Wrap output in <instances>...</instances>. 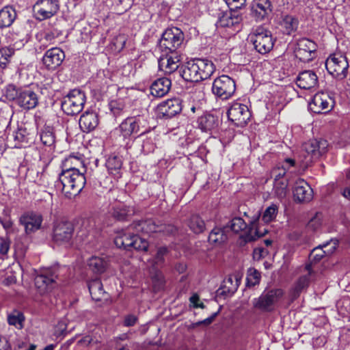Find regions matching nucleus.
Segmentation results:
<instances>
[{
  "instance_id": "1",
  "label": "nucleus",
  "mask_w": 350,
  "mask_h": 350,
  "mask_svg": "<svg viewBox=\"0 0 350 350\" xmlns=\"http://www.w3.org/2000/svg\"><path fill=\"white\" fill-rule=\"evenodd\" d=\"M59 180L62 185V193L68 198L79 194L85 184L84 172L75 167L64 169L59 175Z\"/></svg>"
},
{
  "instance_id": "2",
  "label": "nucleus",
  "mask_w": 350,
  "mask_h": 350,
  "mask_svg": "<svg viewBox=\"0 0 350 350\" xmlns=\"http://www.w3.org/2000/svg\"><path fill=\"white\" fill-rule=\"evenodd\" d=\"M214 70L215 66L212 62L197 59L186 64L182 71V77L187 81L199 82L208 79Z\"/></svg>"
},
{
  "instance_id": "3",
  "label": "nucleus",
  "mask_w": 350,
  "mask_h": 350,
  "mask_svg": "<svg viewBox=\"0 0 350 350\" xmlns=\"http://www.w3.org/2000/svg\"><path fill=\"white\" fill-rule=\"evenodd\" d=\"M327 142L324 140L311 139L302 145V156H299L301 167H307L314 159H318L325 152Z\"/></svg>"
},
{
  "instance_id": "4",
  "label": "nucleus",
  "mask_w": 350,
  "mask_h": 350,
  "mask_svg": "<svg viewBox=\"0 0 350 350\" xmlns=\"http://www.w3.org/2000/svg\"><path fill=\"white\" fill-rule=\"evenodd\" d=\"M85 103V94L80 90L74 89L64 97L62 109L67 115L75 116L82 111Z\"/></svg>"
},
{
  "instance_id": "5",
  "label": "nucleus",
  "mask_w": 350,
  "mask_h": 350,
  "mask_svg": "<svg viewBox=\"0 0 350 350\" xmlns=\"http://www.w3.org/2000/svg\"><path fill=\"white\" fill-rule=\"evenodd\" d=\"M183 40V31L177 27H172L163 32L159 42V47L163 53L177 52Z\"/></svg>"
},
{
  "instance_id": "6",
  "label": "nucleus",
  "mask_w": 350,
  "mask_h": 350,
  "mask_svg": "<svg viewBox=\"0 0 350 350\" xmlns=\"http://www.w3.org/2000/svg\"><path fill=\"white\" fill-rule=\"evenodd\" d=\"M284 296V291L281 288L268 291L261 295L253 301L255 308L263 312H269L273 310L276 304Z\"/></svg>"
},
{
  "instance_id": "7",
  "label": "nucleus",
  "mask_w": 350,
  "mask_h": 350,
  "mask_svg": "<svg viewBox=\"0 0 350 350\" xmlns=\"http://www.w3.org/2000/svg\"><path fill=\"white\" fill-rule=\"evenodd\" d=\"M325 66L330 75L338 79H343L347 75L349 67L345 56L340 54L330 55L325 62Z\"/></svg>"
},
{
  "instance_id": "8",
  "label": "nucleus",
  "mask_w": 350,
  "mask_h": 350,
  "mask_svg": "<svg viewBox=\"0 0 350 350\" xmlns=\"http://www.w3.org/2000/svg\"><path fill=\"white\" fill-rule=\"evenodd\" d=\"M235 90V81L227 75H221L216 78L213 83V93L222 100L230 98Z\"/></svg>"
},
{
  "instance_id": "9",
  "label": "nucleus",
  "mask_w": 350,
  "mask_h": 350,
  "mask_svg": "<svg viewBox=\"0 0 350 350\" xmlns=\"http://www.w3.org/2000/svg\"><path fill=\"white\" fill-rule=\"evenodd\" d=\"M256 50L262 54L269 52L273 46V40L269 31L263 27H258L251 36Z\"/></svg>"
},
{
  "instance_id": "10",
  "label": "nucleus",
  "mask_w": 350,
  "mask_h": 350,
  "mask_svg": "<svg viewBox=\"0 0 350 350\" xmlns=\"http://www.w3.org/2000/svg\"><path fill=\"white\" fill-rule=\"evenodd\" d=\"M317 47V44L312 40L305 38H301L297 42L295 57L301 62H308L314 58Z\"/></svg>"
},
{
  "instance_id": "11",
  "label": "nucleus",
  "mask_w": 350,
  "mask_h": 350,
  "mask_svg": "<svg viewBox=\"0 0 350 350\" xmlns=\"http://www.w3.org/2000/svg\"><path fill=\"white\" fill-rule=\"evenodd\" d=\"M228 119L238 126L245 125L250 118L248 107L239 103H234L228 111Z\"/></svg>"
},
{
  "instance_id": "12",
  "label": "nucleus",
  "mask_w": 350,
  "mask_h": 350,
  "mask_svg": "<svg viewBox=\"0 0 350 350\" xmlns=\"http://www.w3.org/2000/svg\"><path fill=\"white\" fill-rule=\"evenodd\" d=\"M64 58V52L60 48L53 47L44 53L42 64L48 70H54L62 64Z\"/></svg>"
},
{
  "instance_id": "13",
  "label": "nucleus",
  "mask_w": 350,
  "mask_h": 350,
  "mask_svg": "<svg viewBox=\"0 0 350 350\" xmlns=\"http://www.w3.org/2000/svg\"><path fill=\"white\" fill-rule=\"evenodd\" d=\"M74 226L68 221H60L55 224L53 228V240L59 244L68 243L73 235Z\"/></svg>"
},
{
  "instance_id": "14",
  "label": "nucleus",
  "mask_w": 350,
  "mask_h": 350,
  "mask_svg": "<svg viewBox=\"0 0 350 350\" xmlns=\"http://www.w3.org/2000/svg\"><path fill=\"white\" fill-rule=\"evenodd\" d=\"M334 105L332 98L327 93L321 92L317 93L312 100L310 103L309 106L310 109L317 113H321L323 111H330Z\"/></svg>"
},
{
  "instance_id": "15",
  "label": "nucleus",
  "mask_w": 350,
  "mask_h": 350,
  "mask_svg": "<svg viewBox=\"0 0 350 350\" xmlns=\"http://www.w3.org/2000/svg\"><path fill=\"white\" fill-rule=\"evenodd\" d=\"M56 275L53 273H41L35 277V286L40 295L50 293L55 287Z\"/></svg>"
},
{
  "instance_id": "16",
  "label": "nucleus",
  "mask_w": 350,
  "mask_h": 350,
  "mask_svg": "<svg viewBox=\"0 0 350 350\" xmlns=\"http://www.w3.org/2000/svg\"><path fill=\"white\" fill-rule=\"evenodd\" d=\"M182 110V103L179 98L168 99L157 106L158 112L163 117L172 118Z\"/></svg>"
},
{
  "instance_id": "17",
  "label": "nucleus",
  "mask_w": 350,
  "mask_h": 350,
  "mask_svg": "<svg viewBox=\"0 0 350 350\" xmlns=\"http://www.w3.org/2000/svg\"><path fill=\"white\" fill-rule=\"evenodd\" d=\"M159 60V69L166 74H171L179 66L180 58L177 52L165 53Z\"/></svg>"
},
{
  "instance_id": "18",
  "label": "nucleus",
  "mask_w": 350,
  "mask_h": 350,
  "mask_svg": "<svg viewBox=\"0 0 350 350\" xmlns=\"http://www.w3.org/2000/svg\"><path fill=\"white\" fill-rule=\"evenodd\" d=\"M293 195L295 200L298 202H309L312 199L313 191L304 180L299 179L295 182Z\"/></svg>"
},
{
  "instance_id": "19",
  "label": "nucleus",
  "mask_w": 350,
  "mask_h": 350,
  "mask_svg": "<svg viewBox=\"0 0 350 350\" xmlns=\"http://www.w3.org/2000/svg\"><path fill=\"white\" fill-rule=\"evenodd\" d=\"M42 222V216L34 213H25L20 218V223L25 227L27 234H31L40 229Z\"/></svg>"
},
{
  "instance_id": "20",
  "label": "nucleus",
  "mask_w": 350,
  "mask_h": 350,
  "mask_svg": "<svg viewBox=\"0 0 350 350\" xmlns=\"http://www.w3.org/2000/svg\"><path fill=\"white\" fill-rule=\"evenodd\" d=\"M35 8L40 19H45L53 16L59 7L56 1L40 0L38 1Z\"/></svg>"
},
{
  "instance_id": "21",
  "label": "nucleus",
  "mask_w": 350,
  "mask_h": 350,
  "mask_svg": "<svg viewBox=\"0 0 350 350\" xmlns=\"http://www.w3.org/2000/svg\"><path fill=\"white\" fill-rule=\"evenodd\" d=\"M16 103L23 109L29 110L38 105V97L34 92L26 90L19 93L16 98Z\"/></svg>"
},
{
  "instance_id": "22",
  "label": "nucleus",
  "mask_w": 350,
  "mask_h": 350,
  "mask_svg": "<svg viewBox=\"0 0 350 350\" xmlns=\"http://www.w3.org/2000/svg\"><path fill=\"white\" fill-rule=\"evenodd\" d=\"M296 83L301 89L311 90L318 85V77L312 70H304L299 74Z\"/></svg>"
},
{
  "instance_id": "23",
  "label": "nucleus",
  "mask_w": 350,
  "mask_h": 350,
  "mask_svg": "<svg viewBox=\"0 0 350 350\" xmlns=\"http://www.w3.org/2000/svg\"><path fill=\"white\" fill-rule=\"evenodd\" d=\"M268 230L263 225L259 224V217L250 224L247 230H246L243 239L245 242H250L256 239L265 235Z\"/></svg>"
},
{
  "instance_id": "24",
  "label": "nucleus",
  "mask_w": 350,
  "mask_h": 350,
  "mask_svg": "<svg viewBox=\"0 0 350 350\" xmlns=\"http://www.w3.org/2000/svg\"><path fill=\"white\" fill-rule=\"evenodd\" d=\"M141 122L139 119L135 118H128L124 120L120 125V129L124 137H129L133 133H138L140 135L147 132V130H143L140 127Z\"/></svg>"
},
{
  "instance_id": "25",
  "label": "nucleus",
  "mask_w": 350,
  "mask_h": 350,
  "mask_svg": "<svg viewBox=\"0 0 350 350\" xmlns=\"http://www.w3.org/2000/svg\"><path fill=\"white\" fill-rule=\"evenodd\" d=\"M79 124L80 129L84 133L94 130L98 124L97 113L93 111L84 112L80 117Z\"/></svg>"
},
{
  "instance_id": "26",
  "label": "nucleus",
  "mask_w": 350,
  "mask_h": 350,
  "mask_svg": "<svg viewBox=\"0 0 350 350\" xmlns=\"http://www.w3.org/2000/svg\"><path fill=\"white\" fill-rule=\"evenodd\" d=\"M307 273L301 276L292 289L291 293L293 299L297 298L301 292L308 286L310 282V278L312 275V264H308L305 267Z\"/></svg>"
},
{
  "instance_id": "27",
  "label": "nucleus",
  "mask_w": 350,
  "mask_h": 350,
  "mask_svg": "<svg viewBox=\"0 0 350 350\" xmlns=\"http://www.w3.org/2000/svg\"><path fill=\"white\" fill-rule=\"evenodd\" d=\"M171 81L165 77L154 81L150 86V93L154 97H162L170 90Z\"/></svg>"
},
{
  "instance_id": "28",
  "label": "nucleus",
  "mask_w": 350,
  "mask_h": 350,
  "mask_svg": "<svg viewBox=\"0 0 350 350\" xmlns=\"http://www.w3.org/2000/svg\"><path fill=\"white\" fill-rule=\"evenodd\" d=\"M239 284L240 278L237 275H230L224 280L219 290V293L225 296H230L237 291Z\"/></svg>"
},
{
  "instance_id": "29",
  "label": "nucleus",
  "mask_w": 350,
  "mask_h": 350,
  "mask_svg": "<svg viewBox=\"0 0 350 350\" xmlns=\"http://www.w3.org/2000/svg\"><path fill=\"white\" fill-rule=\"evenodd\" d=\"M92 298L96 301H100L107 299V294L104 291L103 284L100 280H94L88 284Z\"/></svg>"
},
{
  "instance_id": "30",
  "label": "nucleus",
  "mask_w": 350,
  "mask_h": 350,
  "mask_svg": "<svg viewBox=\"0 0 350 350\" xmlns=\"http://www.w3.org/2000/svg\"><path fill=\"white\" fill-rule=\"evenodd\" d=\"M159 224H156L152 219L135 221L131 228L137 232L152 233L157 232Z\"/></svg>"
},
{
  "instance_id": "31",
  "label": "nucleus",
  "mask_w": 350,
  "mask_h": 350,
  "mask_svg": "<svg viewBox=\"0 0 350 350\" xmlns=\"http://www.w3.org/2000/svg\"><path fill=\"white\" fill-rule=\"evenodd\" d=\"M88 265L94 273H102L108 267V261L104 257L92 256L88 260Z\"/></svg>"
},
{
  "instance_id": "32",
  "label": "nucleus",
  "mask_w": 350,
  "mask_h": 350,
  "mask_svg": "<svg viewBox=\"0 0 350 350\" xmlns=\"http://www.w3.org/2000/svg\"><path fill=\"white\" fill-rule=\"evenodd\" d=\"M16 16L15 10L12 7H5L0 10V27H10Z\"/></svg>"
},
{
  "instance_id": "33",
  "label": "nucleus",
  "mask_w": 350,
  "mask_h": 350,
  "mask_svg": "<svg viewBox=\"0 0 350 350\" xmlns=\"http://www.w3.org/2000/svg\"><path fill=\"white\" fill-rule=\"evenodd\" d=\"M135 236V234L131 233L121 232L116 237L114 243L119 248L131 250L133 244Z\"/></svg>"
},
{
  "instance_id": "34",
  "label": "nucleus",
  "mask_w": 350,
  "mask_h": 350,
  "mask_svg": "<svg viewBox=\"0 0 350 350\" xmlns=\"http://www.w3.org/2000/svg\"><path fill=\"white\" fill-rule=\"evenodd\" d=\"M199 127L203 131L213 129L217 125V119L211 114H204L198 119Z\"/></svg>"
},
{
  "instance_id": "35",
  "label": "nucleus",
  "mask_w": 350,
  "mask_h": 350,
  "mask_svg": "<svg viewBox=\"0 0 350 350\" xmlns=\"http://www.w3.org/2000/svg\"><path fill=\"white\" fill-rule=\"evenodd\" d=\"M134 214V210L131 207L120 206L113 208V217L119 221L128 219Z\"/></svg>"
},
{
  "instance_id": "36",
  "label": "nucleus",
  "mask_w": 350,
  "mask_h": 350,
  "mask_svg": "<svg viewBox=\"0 0 350 350\" xmlns=\"http://www.w3.org/2000/svg\"><path fill=\"white\" fill-rule=\"evenodd\" d=\"M288 180L282 179L280 181L274 182L273 193L280 200L285 198L288 193Z\"/></svg>"
},
{
  "instance_id": "37",
  "label": "nucleus",
  "mask_w": 350,
  "mask_h": 350,
  "mask_svg": "<svg viewBox=\"0 0 350 350\" xmlns=\"http://www.w3.org/2000/svg\"><path fill=\"white\" fill-rule=\"evenodd\" d=\"M188 226L196 234L202 233L206 228L204 221L198 215H193L190 217Z\"/></svg>"
},
{
  "instance_id": "38",
  "label": "nucleus",
  "mask_w": 350,
  "mask_h": 350,
  "mask_svg": "<svg viewBox=\"0 0 350 350\" xmlns=\"http://www.w3.org/2000/svg\"><path fill=\"white\" fill-rule=\"evenodd\" d=\"M226 230H231L234 233H239L248 229L247 224L241 217H234L225 226Z\"/></svg>"
},
{
  "instance_id": "39",
  "label": "nucleus",
  "mask_w": 350,
  "mask_h": 350,
  "mask_svg": "<svg viewBox=\"0 0 350 350\" xmlns=\"http://www.w3.org/2000/svg\"><path fill=\"white\" fill-rule=\"evenodd\" d=\"M226 229L215 228L211 232L208 236V241L212 243L220 244L227 240V235L226 234Z\"/></svg>"
},
{
  "instance_id": "40",
  "label": "nucleus",
  "mask_w": 350,
  "mask_h": 350,
  "mask_svg": "<svg viewBox=\"0 0 350 350\" xmlns=\"http://www.w3.org/2000/svg\"><path fill=\"white\" fill-rule=\"evenodd\" d=\"M40 140L47 146H52L55 144V136L51 128L46 127L41 132Z\"/></svg>"
},
{
  "instance_id": "41",
  "label": "nucleus",
  "mask_w": 350,
  "mask_h": 350,
  "mask_svg": "<svg viewBox=\"0 0 350 350\" xmlns=\"http://www.w3.org/2000/svg\"><path fill=\"white\" fill-rule=\"evenodd\" d=\"M122 160L117 156L109 157L107 161L106 166L111 174H116L122 167Z\"/></svg>"
},
{
  "instance_id": "42",
  "label": "nucleus",
  "mask_w": 350,
  "mask_h": 350,
  "mask_svg": "<svg viewBox=\"0 0 350 350\" xmlns=\"http://www.w3.org/2000/svg\"><path fill=\"white\" fill-rule=\"evenodd\" d=\"M153 288L155 291H160L164 286L165 280L162 273L159 270L151 272Z\"/></svg>"
},
{
  "instance_id": "43",
  "label": "nucleus",
  "mask_w": 350,
  "mask_h": 350,
  "mask_svg": "<svg viewBox=\"0 0 350 350\" xmlns=\"http://www.w3.org/2000/svg\"><path fill=\"white\" fill-rule=\"evenodd\" d=\"M75 167V168H79L81 171L85 172L83 162L81 159L77 157L70 156L66 159L64 163V169L70 168Z\"/></svg>"
},
{
  "instance_id": "44",
  "label": "nucleus",
  "mask_w": 350,
  "mask_h": 350,
  "mask_svg": "<svg viewBox=\"0 0 350 350\" xmlns=\"http://www.w3.org/2000/svg\"><path fill=\"white\" fill-rule=\"evenodd\" d=\"M282 25L285 29L287 33L297 29L298 26V21L292 16H286L282 21Z\"/></svg>"
},
{
  "instance_id": "45",
  "label": "nucleus",
  "mask_w": 350,
  "mask_h": 350,
  "mask_svg": "<svg viewBox=\"0 0 350 350\" xmlns=\"http://www.w3.org/2000/svg\"><path fill=\"white\" fill-rule=\"evenodd\" d=\"M270 7L271 3L268 0H258L254 5V10L263 18L270 10Z\"/></svg>"
},
{
  "instance_id": "46",
  "label": "nucleus",
  "mask_w": 350,
  "mask_h": 350,
  "mask_svg": "<svg viewBox=\"0 0 350 350\" xmlns=\"http://www.w3.org/2000/svg\"><path fill=\"white\" fill-rule=\"evenodd\" d=\"M277 213L278 206L275 204H271L265 209L262 219L265 223L268 224L275 219Z\"/></svg>"
},
{
  "instance_id": "47",
  "label": "nucleus",
  "mask_w": 350,
  "mask_h": 350,
  "mask_svg": "<svg viewBox=\"0 0 350 350\" xmlns=\"http://www.w3.org/2000/svg\"><path fill=\"white\" fill-rule=\"evenodd\" d=\"M8 321L10 325H14L18 329H22L24 317L23 314L17 312L16 314H10Z\"/></svg>"
},
{
  "instance_id": "48",
  "label": "nucleus",
  "mask_w": 350,
  "mask_h": 350,
  "mask_svg": "<svg viewBox=\"0 0 350 350\" xmlns=\"http://www.w3.org/2000/svg\"><path fill=\"white\" fill-rule=\"evenodd\" d=\"M288 168L285 166L282 165L281 167H275L272 169L271 172V176L273 178L274 182L280 181L282 179H286L285 178V175L286 174V171Z\"/></svg>"
},
{
  "instance_id": "49",
  "label": "nucleus",
  "mask_w": 350,
  "mask_h": 350,
  "mask_svg": "<svg viewBox=\"0 0 350 350\" xmlns=\"http://www.w3.org/2000/svg\"><path fill=\"white\" fill-rule=\"evenodd\" d=\"M260 279V273L254 268H250L247 272V281L249 286H255L259 283Z\"/></svg>"
},
{
  "instance_id": "50",
  "label": "nucleus",
  "mask_w": 350,
  "mask_h": 350,
  "mask_svg": "<svg viewBox=\"0 0 350 350\" xmlns=\"http://www.w3.org/2000/svg\"><path fill=\"white\" fill-rule=\"evenodd\" d=\"M325 255L323 247L322 245H319L314 248L310 254V260L312 262H317L320 261Z\"/></svg>"
},
{
  "instance_id": "51",
  "label": "nucleus",
  "mask_w": 350,
  "mask_h": 350,
  "mask_svg": "<svg viewBox=\"0 0 350 350\" xmlns=\"http://www.w3.org/2000/svg\"><path fill=\"white\" fill-rule=\"evenodd\" d=\"M322 225V215L317 213L308 223L307 228L312 231L319 230Z\"/></svg>"
},
{
  "instance_id": "52",
  "label": "nucleus",
  "mask_w": 350,
  "mask_h": 350,
  "mask_svg": "<svg viewBox=\"0 0 350 350\" xmlns=\"http://www.w3.org/2000/svg\"><path fill=\"white\" fill-rule=\"evenodd\" d=\"M12 54L13 51L11 49L5 47L0 49V67H5Z\"/></svg>"
},
{
  "instance_id": "53",
  "label": "nucleus",
  "mask_w": 350,
  "mask_h": 350,
  "mask_svg": "<svg viewBox=\"0 0 350 350\" xmlns=\"http://www.w3.org/2000/svg\"><path fill=\"white\" fill-rule=\"evenodd\" d=\"M148 247V242L139 236L136 235L134 237L133 244L131 248H133L139 251H146Z\"/></svg>"
},
{
  "instance_id": "54",
  "label": "nucleus",
  "mask_w": 350,
  "mask_h": 350,
  "mask_svg": "<svg viewBox=\"0 0 350 350\" xmlns=\"http://www.w3.org/2000/svg\"><path fill=\"white\" fill-rule=\"evenodd\" d=\"M27 247L22 243H17L14 245V258L19 261L25 256Z\"/></svg>"
},
{
  "instance_id": "55",
  "label": "nucleus",
  "mask_w": 350,
  "mask_h": 350,
  "mask_svg": "<svg viewBox=\"0 0 350 350\" xmlns=\"http://www.w3.org/2000/svg\"><path fill=\"white\" fill-rule=\"evenodd\" d=\"M167 252V249L165 247L158 248L155 257L153 260L154 265H160L164 262V256Z\"/></svg>"
},
{
  "instance_id": "56",
  "label": "nucleus",
  "mask_w": 350,
  "mask_h": 350,
  "mask_svg": "<svg viewBox=\"0 0 350 350\" xmlns=\"http://www.w3.org/2000/svg\"><path fill=\"white\" fill-rule=\"evenodd\" d=\"M337 240H330L329 242L322 245L326 256L332 254L338 247Z\"/></svg>"
},
{
  "instance_id": "57",
  "label": "nucleus",
  "mask_w": 350,
  "mask_h": 350,
  "mask_svg": "<svg viewBox=\"0 0 350 350\" xmlns=\"http://www.w3.org/2000/svg\"><path fill=\"white\" fill-rule=\"evenodd\" d=\"M11 245V240L8 237L0 238V254L3 256L7 255Z\"/></svg>"
},
{
  "instance_id": "58",
  "label": "nucleus",
  "mask_w": 350,
  "mask_h": 350,
  "mask_svg": "<svg viewBox=\"0 0 350 350\" xmlns=\"http://www.w3.org/2000/svg\"><path fill=\"white\" fill-rule=\"evenodd\" d=\"M226 21L225 23H224V25L226 26H233L235 24L239 23L241 21V17L239 16L232 15L230 14V15H226L224 16V18L222 19V22Z\"/></svg>"
},
{
  "instance_id": "59",
  "label": "nucleus",
  "mask_w": 350,
  "mask_h": 350,
  "mask_svg": "<svg viewBox=\"0 0 350 350\" xmlns=\"http://www.w3.org/2000/svg\"><path fill=\"white\" fill-rule=\"evenodd\" d=\"M176 228L171 224H159L157 232H163L166 234H171L176 232Z\"/></svg>"
},
{
  "instance_id": "60",
  "label": "nucleus",
  "mask_w": 350,
  "mask_h": 350,
  "mask_svg": "<svg viewBox=\"0 0 350 350\" xmlns=\"http://www.w3.org/2000/svg\"><path fill=\"white\" fill-rule=\"evenodd\" d=\"M109 109L114 115H118L123 109V104L117 100H111L109 104Z\"/></svg>"
},
{
  "instance_id": "61",
  "label": "nucleus",
  "mask_w": 350,
  "mask_h": 350,
  "mask_svg": "<svg viewBox=\"0 0 350 350\" xmlns=\"http://www.w3.org/2000/svg\"><path fill=\"white\" fill-rule=\"evenodd\" d=\"M27 176L32 181L37 182L41 179L42 172H39L36 169L32 167L28 170Z\"/></svg>"
},
{
  "instance_id": "62",
  "label": "nucleus",
  "mask_w": 350,
  "mask_h": 350,
  "mask_svg": "<svg viewBox=\"0 0 350 350\" xmlns=\"http://www.w3.org/2000/svg\"><path fill=\"white\" fill-rule=\"evenodd\" d=\"M44 40L49 42L50 44H56L57 42V33L53 31L47 32L44 37Z\"/></svg>"
},
{
  "instance_id": "63",
  "label": "nucleus",
  "mask_w": 350,
  "mask_h": 350,
  "mask_svg": "<svg viewBox=\"0 0 350 350\" xmlns=\"http://www.w3.org/2000/svg\"><path fill=\"white\" fill-rule=\"evenodd\" d=\"M226 3L232 8H240L244 3L245 0H224Z\"/></svg>"
},
{
  "instance_id": "64",
  "label": "nucleus",
  "mask_w": 350,
  "mask_h": 350,
  "mask_svg": "<svg viewBox=\"0 0 350 350\" xmlns=\"http://www.w3.org/2000/svg\"><path fill=\"white\" fill-rule=\"evenodd\" d=\"M137 321V317L134 315H128L124 318V325L127 327L133 326Z\"/></svg>"
}]
</instances>
